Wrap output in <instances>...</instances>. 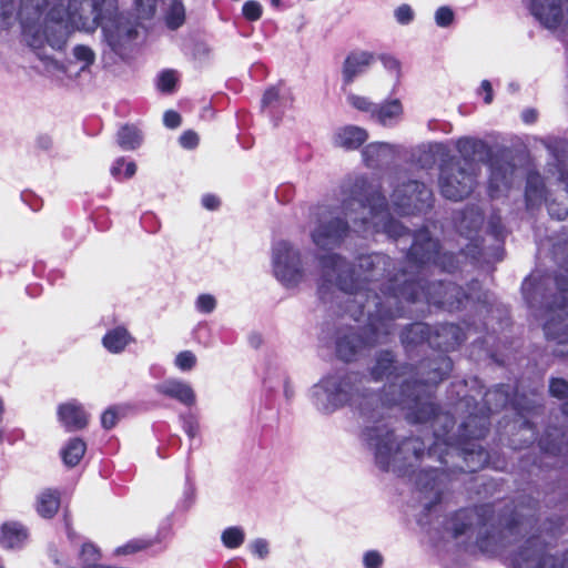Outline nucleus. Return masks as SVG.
<instances>
[{
	"mask_svg": "<svg viewBox=\"0 0 568 568\" xmlns=\"http://www.w3.org/2000/svg\"><path fill=\"white\" fill-rule=\"evenodd\" d=\"M562 413L568 416V400L562 405Z\"/></svg>",
	"mask_w": 568,
	"mask_h": 568,
	"instance_id": "obj_64",
	"label": "nucleus"
},
{
	"mask_svg": "<svg viewBox=\"0 0 568 568\" xmlns=\"http://www.w3.org/2000/svg\"><path fill=\"white\" fill-rule=\"evenodd\" d=\"M390 149V145L385 142H373L367 144L363 151L362 156L364 163L368 168H376L379 165L383 155Z\"/></svg>",
	"mask_w": 568,
	"mask_h": 568,
	"instance_id": "obj_32",
	"label": "nucleus"
},
{
	"mask_svg": "<svg viewBox=\"0 0 568 568\" xmlns=\"http://www.w3.org/2000/svg\"><path fill=\"white\" fill-rule=\"evenodd\" d=\"M395 18H396L398 23H400V24H408L414 19V11H413V9L410 8L409 4H406V3L400 4L395 10Z\"/></svg>",
	"mask_w": 568,
	"mask_h": 568,
	"instance_id": "obj_48",
	"label": "nucleus"
},
{
	"mask_svg": "<svg viewBox=\"0 0 568 568\" xmlns=\"http://www.w3.org/2000/svg\"><path fill=\"white\" fill-rule=\"evenodd\" d=\"M524 507L523 501L511 500L498 510L493 504L460 508L448 519L452 536L457 539L470 531L476 518L478 531L475 545L483 555L495 557L511 542V537L520 535L525 521V515L521 511Z\"/></svg>",
	"mask_w": 568,
	"mask_h": 568,
	"instance_id": "obj_6",
	"label": "nucleus"
},
{
	"mask_svg": "<svg viewBox=\"0 0 568 568\" xmlns=\"http://www.w3.org/2000/svg\"><path fill=\"white\" fill-rule=\"evenodd\" d=\"M547 542L538 535L528 537L513 555L514 568H568V550L562 561L548 554Z\"/></svg>",
	"mask_w": 568,
	"mask_h": 568,
	"instance_id": "obj_13",
	"label": "nucleus"
},
{
	"mask_svg": "<svg viewBox=\"0 0 568 568\" xmlns=\"http://www.w3.org/2000/svg\"><path fill=\"white\" fill-rule=\"evenodd\" d=\"M547 211L552 219L565 221L568 219V205L557 199H552L547 203Z\"/></svg>",
	"mask_w": 568,
	"mask_h": 568,
	"instance_id": "obj_39",
	"label": "nucleus"
},
{
	"mask_svg": "<svg viewBox=\"0 0 568 568\" xmlns=\"http://www.w3.org/2000/svg\"><path fill=\"white\" fill-rule=\"evenodd\" d=\"M28 537V528L19 521H6L0 527V546L4 549L21 548Z\"/></svg>",
	"mask_w": 568,
	"mask_h": 568,
	"instance_id": "obj_25",
	"label": "nucleus"
},
{
	"mask_svg": "<svg viewBox=\"0 0 568 568\" xmlns=\"http://www.w3.org/2000/svg\"><path fill=\"white\" fill-rule=\"evenodd\" d=\"M480 91L485 93L484 102L490 104L494 99L493 87L488 80H483L480 83Z\"/></svg>",
	"mask_w": 568,
	"mask_h": 568,
	"instance_id": "obj_59",
	"label": "nucleus"
},
{
	"mask_svg": "<svg viewBox=\"0 0 568 568\" xmlns=\"http://www.w3.org/2000/svg\"><path fill=\"white\" fill-rule=\"evenodd\" d=\"M432 325L425 322H414L405 325L400 333L399 339L406 354L410 355L419 346L427 344L430 347Z\"/></svg>",
	"mask_w": 568,
	"mask_h": 568,
	"instance_id": "obj_20",
	"label": "nucleus"
},
{
	"mask_svg": "<svg viewBox=\"0 0 568 568\" xmlns=\"http://www.w3.org/2000/svg\"><path fill=\"white\" fill-rule=\"evenodd\" d=\"M216 306L213 295L201 294L196 300V308L202 313H211Z\"/></svg>",
	"mask_w": 568,
	"mask_h": 568,
	"instance_id": "obj_49",
	"label": "nucleus"
},
{
	"mask_svg": "<svg viewBox=\"0 0 568 568\" xmlns=\"http://www.w3.org/2000/svg\"><path fill=\"white\" fill-rule=\"evenodd\" d=\"M348 103L356 110L369 113L371 115L374 112L375 103L369 101L366 97L351 94L347 97Z\"/></svg>",
	"mask_w": 568,
	"mask_h": 568,
	"instance_id": "obj_42",
	"label": "nucleus"
},
{
	"mask_svg": "<svg viewBox=\"0 0 568 568\" xmlns=\"http://www.w3.org/2000/svg\"><path fill=\"white\" fill-rule=\"evenodd\" d=\"M538 506V501L532 499V498H529V501H528V507L529 508H532V509H536Z\"/></svg>",
	"mask_w": 568,
	"mask_h": 568,
	"instance_id": "obj_62",
	"label": "nucleus"
},
{
	"mask_svg": "<svg viewBox=\"0 0 568 568\" xmlns=\"http://www.w3.org/2000/svg\"><path fill=\"white\" fill-rule=\"evenodd\" d=\"M62 494L58 488L42 489L36 499V511L44 519H52L61 506Z\"/></svg>",
	"mask_w": 568,
	"mask_h": 568,
	"instance_id": "obj_26",
	"label": "nucleus"
},
{
	"mask_svg": "<svg viewBox=\"0 0 568 568\" xmlns=\"http://www.w3.org/2000/svg\"><path fill=\"white\" fill-rule=\"evenodd\" d=\"M384 229L385 232L394 239H398L408 232L407 227L393 219L385 223Z\"/></svg>",
	"mask_w": 568,
	"mask_h": 568,
	"instance_id": "obj_47",
	"label": "nucleus"
},
{
	"mask_svg": "<svg viewBox=\"0 0 568 568\" xmlns=\"http://www.w3.org/2000/svg\"><path fill=\"white\" fill-rule=\"evenodd\" d=\"M175 365L183 372L191 371L196 365V356L191 351H182L175 357Z\"/></svg>",
	"mask_w": 568,
	"mask_h": 568,
	"instance_id": "obj_43",
	"label": "nucleus"
},
{
	"mask_svg": "<svg viewBox=\"0 0 568 568\" xmlns=\"http://www.w3.org/2000/svg\"><path fill=\"white\" fill-rule=\"evenodd\" d=\"M549 394L558 399L568 398V382L561 377H551L549 381Z\"/></svg>",
	"mask_w": 568,
	"mask_h": 568,
	"instance_id": "obj_37",
	"label": "nucleus"
},
{
	"mask_svg": "<svg viewBox=\"0 0 568 568\" xmlns=\"http://www.w3.org/2000/svg\"><path fill=\"white\" fill-rule=\"evenodd\" d=\"M133 12L138 20H151L158 9V0H133Z\"/></svg>",
	"mask_w": 568,
	"mask_h": 568,
	"instance_id": "obj_34",
	"label": "nucleus"
},
{
	"mask_svg": "<svg viewBox=\"0 0 568 568\" xmlns=\"http://www.w3.org/2000/svg\"><path fill=\"white\" fill-rule=\"evenodd\" d=\"M73 55L78 61L84 62L85 67L94 63L95 54L93 50L84 44H78L73 48Z\"/></svg>",
	"mask_w": 568,
	"mask_h": 568,
	"instance_id": "obj_44",
	"label": "nucleus"
},
{
	"mask_svg": "<svg viewBox=\"0 0 568 568\" xmlns=\"http://www.w3.org/2000/svg\"><path fill=\"white\" fill-rule=\"evenodd\" d=\"M87 452V443L80 437H73L68 440L61 449L60 455L63 464L68 468H73L80 464Z\"/></svg>",
	"mask_w": 568,
	"mask_h": 568,
	"instance_id": "obj_30",
	"label": "nucleus"
},
{
	"mask_svg": "<svg viewBox=\"0 0 568 568\" xmlns=\"http://www.w3.org/2000/svg\"><path fill=\"white\" fill-rule=\"evenodd\" d=\"M135 339L123 325L109 329L102 337V345L112 354H119Z\"/></svg>",
	"mask_w": 568,
	"mask_h": 568,
	"instance_id": "obj_29",
	"label": "nucleus"
},
{
	"mask_svg": "<svg viewBox=\"0 0 568 568\" xmlns=\"http://www.w3.org/2000/svg\"><path fill=\"white\" fill-rule=\"evenodd\" d=\"M368 139L365 129L356 125H345L334 134V145L345 150H357Z\"/></svg>",
	"mask_w": 568,
	"mask_h": 568,
	"instance_id": "obj_27",
	"label": "nucleus"
},
{
	"mask_svg": "<svg viewBox=\"0 0 568 568\" xmlns=\"http://www.w3.org/2000/svg\"><path fill=\"white\" fill-rule=\"evenodd\" d=\"M564 524H565V518L564 517H557L556 523H555L556 528L559 529L560 527L564 526Z\"/></svg>",
	"mask_w": 568,
	"mask_h": 568,
	"instance_id": "obj_61",
	"label": "nucleus"
},
{
	"mask_svg": "<svg viewBox=\"0 0 568 568\" xmlns=\"http://www.w3.org/2000/svg\"><path fill=\"white\" fill-rule=\"evenodd\" d=\"M141 142L142 135L133 125L125 124L118 131V143L125 151L135 150Z\"/></svg>",
	"mask_w": 568,
	"mask_h": 568,
	"instance_id": "obj_33",
	"label": "nucleus"
},
{
	"mask_svg": "<svg viewBox=\"0 0 568 568\" xmlns=\"http://www.w3.org/2000/svg\"><path fill=\"white\" fill-rule=\"evenodd\" d=\"M199 135L192 130L184 131L180 136V144L185 149H194L199 144Z\"/></svg>",
	"mask_w": 568,
	"mask_h": 568,
	"instance_id": "obj_51",
	"label": "nucleus"
},
{
	"mask_svg": "<svg viewBox=\"0 0 568 568\" xmlns=\"http://www.w3.org/2000/svg\"><path fill=\"white\" fill-rule=\"evenodd\" d=\"M322 270L317 294L326 303L334 286L347 295L344 313L359 321L369 310L383 312L398 307L405 316L404 297L396 296L397 287L404 280L413 281L414 275L406 268H396L394 260L384 253L363 254L355 265L337 253L324 254L318 257Z\"/></svg>",
	"mask_w": 568,
	"mask_h": 568,
	"instance_id": "obj_4",
	"label": "nucleus"
},
{
	"mask_svg": "<svg viewBox=\"0 0 568 568\" xmlns=\"http://www.w3.org/2000/svg\"><path fill=\"white\" fill-rule=\"evenodd\" d=\"M378 58L385 68H387L389 70H395V71L399 70V62L394 57L388 55V54H381Z\"/></svg>",
	"mask_w": 568,
	"mask_h": 568,
	"instance_id": "obj_58",
	"label": "nucleus"
},
{
	"mask_svg": "<svg viewBox=\"0 0 568 568\" xmlns=\"http://www.w3.org/2000/svg\"><path fill=\"white\" fill-rule=\"evenodd\" d=\"M186 433H187V435L190 437H194L195 436V429L193 428V426H189Z\"/></svg>",
	"mask_w": 568,
	"mask_h": 568,
	"instance_id": "obj_63",
	"label": "nucleus"
},
{
	"mask_svg": "<svg viewBox=\"0 0 568 568\" xmlns=\"http://www.w3.org/2000/svg\"><path fill=\"white\" fill-rule=\"evenodd\" d=\"M201 203L206 210L214 211L220 207L221 200L215 194L206 193L202 196Z\"/></svg>",
	"mask_w": 568,
	"mask_h": 568,
	"instance_id": "obj_55",
	"label": "nucleus"
},
{
	"mask_svg": "<svg viewBox=\"0 0 568 568\" xmlns=\"http://www.w3.org/2000/svg\"><path fill=\"white\" fill-rule=\"evenodd\" d=\"M366 311L367 322L362 332L348 327L343 333H338L336 337V356L343 362L349 363L355 361L364 348L374 346L382 337L390 335L395 327V321L402 317L398 307H393L385 312L383 310Z\"/></svg>",
	"mask_w": 568,
	"mask_h": 568,
	"instance_id": "obj_10",
	"label": "nucleus"
},
{
	"mask_svg": "<svg viewBox=\"0 0 568 568\" xmlns=\"http://www.w3.org/2000/svg\"><path fill=\"white\" fill-rule=\"evenodd\" d=\"M80 557L83 565L94 564L101 557L100 550L92 542H84L81 547Z\"/></svg>",
	"mask_w": 568,
	"mask_h": 568,
	"instance_id": "obj_45",
	"label": "nucleus"
},
{
	"mask_svg": "<svg viewBox=\"0 0 568 568\" xmlns=\"http://www.w3.org/2000/svg\"><path fill=\"white\" fill-rule=\"evenodd\" d=\"M480 256L481 248L473 243L457 253L442 251L439 240L433 237L427 227L419 229L414 233L413 242L406 253L407 262L416 268L414 274L419 275L420 270L429 264L438 267L442 272L454 274L460 271L464 258L470 257L471 261L477 262Z\"/></svg>",
	"mask_w": 568,
	"mask_h": 568,
	"instance_id": "obj_9",
	"label": "nucleus"
},
{
	"mask_svg": "<svg viewBox=\"0 0 568 568\" xmlns=\"http://www.w3.org/2000/svg\"><path fill=\"white\" fill-rule=\"evenodd\" d=\"M538 118V113L535 109L528 108L525 109L521 113V119L527 124H532L536 122Z\"/></svg>",
	"mask_w": 568,
	"mask_h": 568,
	"instance_id": "obj_60",
	"label": "nucleus"
},
{
	"mask_svg": "<svg viewBox=\"0 0 568 568\" xmlns=\"http://www.w3.org/2000/svg\"><path fill=\"white\" fill-rule=\"evenodd\" d=\"M159 394L173 398L185 406H192L195 403V393L185 382L178 379H168L155 386Z\"/></svg>",
	"mask_w": 568,
	"mask_h": 568,
	"instance_id": "obj_24",
	"label": "nucleus"
},
{
	"mask_svg": "<svg viewBox=\"0 0 568 568\" xmlns=\"http://www.w3.org/2000/svg\"><path fill=\"white\" fill-rule=\"evenodd\" d=\"M555 283L559 293L558 312H552L542 328L548 341H555L558 345H568V324L565 323L566 315H561L568 308V271L557 274ZM554 355L566 357L568 352L554 351Z\"/></svg>",
	"mask_w": 568,
	"mask_h": 568,
	"instance_id": "obj_15",
	"label": "nucleus"
},
{
	"mask_svg": "<svg viewBox=\"0 0 568 568\" xmlns=\"http://www.w3.org/2000/svg\"><path fill=\"white\" fill-rule=\"evenodd\" d=\"M466 341V333L458 324L454 323H437L432 325V338H430V348L436 349L439 354L434 355L432 357H424L418 361L415 365H407L410 372H415V366L420 364L424 361H433L437 357H447L450 363H453L452 358L447 355L449 352L456 351L464 342ZM454 367V364H452ZM453 368H450L449 373L442 382L447 379L452 373ZM414 379H420L416 373H414Z\"/></svg>",
	"mask_w": 568,
	"mask_h": 568,
	"instance_id": "obj_16",
	"label": "nucleus"
},
{
	"mask_svg": "<svg viewBox=\"0 0 568 568\" xmlns=\"http://www.w3.org/2000/svg\"><path fill=\"white\" fill-rule=\"evenodd\" d=\"M222 541L226 548H239L244 542V532L239 527H229L222 532Z\"/></svg>",
	"mask_w": 568,
	"mask_h": 568,
	"instance_id": "obj_35",
	"label": "nucleus"
},
{
	"mask_svg": "<svg viewBox=\"0 0 568 568\" xmlns=\"http://www.w3.org/2000/svg\"><path fill=\"white\" fill-rule=\"evenodd\" d=\"M396 355L390 349L379 351L375 357L374 365L369 368V374L373 381L381 382L385 377L389 378L390 376H399V375H409L406 381L415 378L414 372H410L409 367H405L408 364H404L400 366V372H398V367L396 365ZM405 382V379L403 381Z\"/></svg>",
	"mask_w": 568,
	"mask_h": 568,
	"instance_id": "obj_19",
	"label": "nucleus"
},
{
	"mask_svg": "<svg viewBox=\"0 0 568 568\" xmlns=\"http://www.w3.org/2000/svg\"><path fill=\"white\" fill-rule=\"evenodd\" d=\"M439 384L425 386L432 403L437 406L436 414L426 422H415L409 417L407 410L406 417L414 424H430L434 434V443L427 447L425 442L417 436L404 437L397 442L395 430L389 424L390 412L379 423L367 425L362 430L363 442L374 452L375 463L382 471L392 469L400 477H413L415 468L418 467L425 456L436 458L439 467L420 469L415 476V485L422 493H434V499L427 505L430 510L435 505L442 501L444 495V478H453L459 474H473L474 471L462 470L454 467V463L464 464L457 457L447 455L448 445L455 446L457 433H454L456 424L455 417L449 413L442 412L440 405L435 400V389Z\"/></svg>",
	"mask_w": 568,
	"mask_h": 568,
	"instance_id": "obj_2",
	"label": "nucleus"
},
{
	"mask_svg": "<svg viewBox=\"0 0 568 568\" xmlns=\"http://www.w3.org/2000/svg\"><path fill=\"white\" fill-rule=\"evenodd\" d=\"M176 81L174 71L165 70L159 77L158 88L161 92L171 93L175 89Z\"/></svg>",
	"mask_w": 568,
	"mask_h": 568,
	"instance_id": "obj_41",
	"label": "nucleus"
},
{
	"mask_svg": "<svg viewBox=\"0 0 568 568\" xmlns=\"http://www.w3.org/2000/svg\"><path fill=\"white\" fill-rule=\"evenodd\" d=\"M148 544L142 540H131L119 549V552L129 555L145 549Z\"/></svg>",
	"mask_w": 568,
	"mask_h": 568,
	"instance_id": "obj_54",
	"label": "nucleus"
},
{
	"mask_svg": "<svg viewBox=\"0 0 568 568\" xmlns=\"http://www.w3.org/2000/svg\"><path fill=\"white\" fill-rule=\"evenodd\" d=\"M383 564L382 555L376 550H369L364 555L365 568H381Z\"/></svg>",
	"mask_w": 568,
	"mask_h": 568,
	"instance_id": "obj_52",
	"label": "nucleus"
},
{
	"mask_svg": "<svg viewBox=\"0 0 568 568\" xmlns=\"http://www.w3.org/2000/svg\"><path fill=\"white\" fill-rule=\"evenodd\" d=\"M348 231L349 225L346 220L334 217L326 223H321L312 232V241L321 250H332L343 242Z\"/></svg>",
	"mask_w": 568,
	"mask_h": 568,
	"instance_id": "obj_18",
	"label": "nucleus"
},
{
	"mask_svg": "<svg viewBox=\"0 0 568 568\" xmlns=\"http://www.w3.org/2000/svg\"><path fill=\"white\" fill-rule=\"evenodd\" d=\"M343 209L354 225L363 229L371 220L388 212L386 196L366 176H356L342 185Z\"/></svg>",
	"mask_w": 568,
	"mask_h": 568,
	"instance_id": "obj_11",
	"label": "nucleus"
},
{
	"mask_svg": "<svg viewBox=\"0 0 568 568\" xmlns=\"http://www.w3.org/2000/svg\"><path fill=\"white\" fill-rule=\"evenodd\" d=\"M530 10L540 22L549 28L559 26L564 18L560 0H531Z\"/></svg>",
	"mask_w": 568,
	"mask_h": 568,
	"instance_id": "obj_22",
	"label": "nucleus"
},
{
	"mask_svg": "<svg viewBox=\"0 0 568 568\" xmlns=\"http://www.w3.org/2000/svg\"><path fill=\"white\" fill-rule=\"evenodd\" d=\"M456 148L460 159L450 156L440 165L439 190L444 197L450 201H462L474 190L476 180L470 166L475 160L487 162L491 158V148L480 139L464 136L458 139Z\"/></svg>",
	"mask_w": 568,
	"mask_h": 568,
	"instance_id": "obj_8",
	"label": "nucleus"
},
{
	"mask_svg": "<svg viewBox=\"0 0 568 568\" xmlns=\"http://www.w3.org/2000/svg\"><path fill=\"white\" fill-rule=\"evenodd\" d=\"M403 115V104L398 99L386 100L381 104H375L372 120L383 126H390L397 123Z\"/></svg>",
	"mask_w": 568,
	"mask_h": 568,
	"instance_id": "obj_28",
	"label": "nucleus"
},
{
	"mask_svg": "<svg viewBox=\"0 0 568 568\" xmlns=\"http://www.w3.org/2000/svg\"><path fill=\"white\" fill-rule=\"evenodd\" d=\"M122 166H125V170L123 172V178L124 179H130L132 178L135 172H136V165L134 162H125L124 158H120L118 159L114 164L112 165L111 168V174L112 176H114L115 179H121L122 176Z\"/></svg>",
	"mask_w": 568,
	"mask_h": 568,
	"instance_id": "obj_36",
	"label": "nucleus"
},
{
	"mask_svg": "<svg viewBox=\"0 0 568 568\" xmlns=\"http://www.w3.org/2000/svg\"><path fill=\"white\" fill-rule=\"evenodd\" d=\"M49 556L58 568H74L69 564V557L57 548H50Z\"/></svg>",
	"mask_w": 568,
	"mask_h": 568,
	"instance_id": "obj_50",
	"label": "nucleus"
},
{
	"mask_svg": "<svg viewBox=\"0 0 568 568\" xmlns=\"http://www.w3.org/2000/svg\"><path fill=\"white\" fill-rule=\"evenodd\" d=\"M163 122L166 128L175 129L180 126L182 118L179 112L174 110H168L163 115Z\"/></svg>",
	"mask_w": 568,
	"mask_h": 568,
	"instance_id": "obj_53",
	"label": "nucleus"
},
{
	"mask_svg": "<svg viewBox=\"0 0 568 568\" xmlns=\"http://www.w3.org/2000/svg\"><path fill=\"white\" fill-rule=\"evenodd\" d=\"M242 14L245 20L255 22L262 18L263 8L258 1L247 0L242 7Z\"/></svg>",
	"mask_w": 568,
	"mask_h": 568,
	"instance_id": "obj_38",
	"label": "nucleus"
},
{
	"mask_svg": "<svg viewBox=\"0 0 568 568\" xmlns=\"http://www.w3.org/2000/svg\"><path fill=\"white\" fill-rule=\"evenodd\" d=\"M510 405L517 415L534 414L540 408L538 387L521 392V383L517 381L511 387L498 384L488 389L483 397V407L478 413H470L458 426L455 446H448L447 455L457 457L464 464L454 463L466 471H478L489 465L490 455L480 444L490 429V415Z\"/></svg>",
	"mask_w": 568,
	"mask_h": 568,
	"instance_id": "obj_5",
	"label": "nucleus"
},
{
	"mask_svg": "<svg viewBox=\"0 0 568 568\" xmlns=\"http://www.w3.org/2000/svg\"><path fill=\"white\" fill-rule=\"evenodd\" d=\"M414 368L420 379L402 382L398 390L395 384H388L375 392L365 385L366 376L354 371L329 374L321 384L334 408L349 406L367 423L382 422L397 406L407 408L413 420L426 422L436 414L437 406L423 390L427 385L440 384L452 363L447 357H437Z\"/></svg>",
	"mask_w": 568,
	"mask_h": 568,
	"instance_id": "obj_3",
	"label": "nucleus"
},
{
	"mask_svg": "<svg viewBox=\"0 0 568 568\" xmlns=\"http://www.w3.org/2000/svg\"><path fill=\"white\" fill-rule=\"evenodd\" d=\"M280 98L278 90L274 87L268 88L265 90L263 97H262V105L267 106L272 104L273 102L277 101Z\"/></svg>",
	"mask_w": 568,
	"mask_h": 568,
	"instance_id": "obj_57",
	"label": "nucleus"
},
{
	"mask_svg": "<svg viewBox=\"0 0 568 568\" xmlns=\"http://www.w3.org/2000/svg\"><path fill=\"white\" fill-rule=\"evenodd\" d=\"M58 418L67 432L84 429L89 424V415L82 404L77 400L67 402L58 406Z\"/></svg>",
	"mask_w": 568,
	"mask_h": 568,
	"instance_id": "obj_21",
	"label": "nucleus"
},
{
	"mask_svg": "<svg viewBox=\"0 0 568 568\" xmlns=\"http://www.w3.org/2000/svg\"><path fill=\"white\" fill-rule=\"evenodd\" d=\"M19 20L22 32L41 58L40 50L49 44L63 50L71 33L77 30L93 32L102 29L111 50L122 55L125 44L138 38V29L120 11L118 0H0V30L9 29Z\"/></svg>",
	"mask_w": 568,
	"mask_h": 568,
	"instance_id": "obj_1",
	"label": "nucleus"
},
{
	"mask_svg": "<svg viewBox=\"0 0 568 568\" xmlns=\"http://www.w3.org/2000/svg\"><path fill=\"white\" fill-rule=\"evenodd\" d=\"M374 60L375 55L372 52L352 51L351 53H348L344 60L342 68L344 85L352 84L355 78L358 74L363 73L365 69L373 63Z\"/></svg>",
	"mask_w": 568,
	"mask_h": 568,
	"instance_id": "obj_23",
	"label": "nucleus"
},
{
	"mask_svg": "<svg viewBox=\"0 0 568 568\" xmlns=\"http://www.w3.org/2000/svg\"><path fill=\"white\" fill-rule=\"evenodd\" d=\"M252 550L254 554H256L260 558H264L268 554V544L264 539H256L252 544Z\"/></svg>",
	"mask_w": 568,
	"mask_h": 568,
	"instance_id": "obj_56",
	"label": "nucleus"
},
{
	"mask_svg": "<svg viewBox=\"0 0 568 568\" xmlns=\"http://www.w3.org/2000/svg\"><path fill=\"white\" fill-rule=\"evenodd\" d=\"M273 271L283 284L296 285L302 276L303 268L301 254L287 241H278L273 246Z\"/></svg>",
	"mask_w": 568,
	"mask_h": 568,
	"instance_id": "obj_17",
	"label": "nucleus"
},
{
	"mask_svg": "<svg viewBox=\"0 0 568 568\" xmlns=\"http://www.w3.org/2000/svg\"><path fill=\"white\" fill-rule=\"evenodd\" d=\"M435 20L439 27H448L454 21V12L449 7H439L435 13Z\"/></svg>",
	"mask_w": 568,
	"mask_h": 568,
	"instance_id": "obj_46",
	"label": "nucleus"
},
{
	"mask_svg": "<svg viewBox=\"0 0 568 568\" xmlns=\"http://www.w3.org/2000/svg\"><path fill=\"white\" fill-rule=\"evenodd\" d=\"M164 20L170 30H178L185 23L186 13L182 0H172L164 14Z\"/></svg>",
	"mask_w": 568,
	"mask_h": 568,
	"instance_id": "obj_31",
	"label": "nucleus"
},
{
	"mask_svg": "<svg viewBox=\"0 0 568 568\" xmlns=\"http://www.w3.org/2000/svg\"><path fill=\"white\" fill-rule=\"evenodd\" d=\"M544 405L540 402V408L534 414L518 415L519 419L513 422L511 435L508 445L515 450L530 447L537 439L541 452L551 456H568V432L562 427L548 425L542 435L538 438L536 424L532 417L540 415Z\"/></svg>",
	"mask_w": 568,
	"mask_h": 568,
	"instance_id": "obj_12",
	"label": "nucleus"
},
{
	"mask_svg": "<svg viewBox=\"0 0 568 568\" xmlns=\"http://www.w3.org/2000/svg\"><path fill=\"white\" fill-rule=\"evenodd\" d=\"M120 407L111 406L106 408L101 415V426L105 430H111L120 419Z\"/></svg>",
	"mask_w": 568,
	"mask_h": 568,
	"instance_id": "obj_40",
	"label": "nucleus"
},
{
	"mask_svg": "<svg viewBox=\"0 0 568 568\" xmlns=\"http://www.w3.org/2000/svg\"><path fill=\"white\" fill-rule=\"evenodd\" d=\"M394 205L403 215L427 213L434 206V194L425 183L412 180L397 186L393 194Z\"/></svg>",
	"mask_w": 568,
	"mask_h": 568,
	"instance_id": "obj_14",
	"label": "nucleus"
},
{
	"mask_svg": "<svg viewBox=\"0 0 568 568\" xmlns=\"http://www.w3.org/2000/svg\"><path fill=\"white\" fill-rule=\"evenodd\" d=\"M395 295L403 296L406 303L424 301L437 308L457 312L464 310L469 303L481 302L484 294L481 283L477 278L467 282L464 287L454 282H429L424 276L415 274L413 281L404 280Z\"/></svg>",
	"mask_w": 568,
	"mask_h": 568,
	"instance_id": "obj_7",
	"label": "nucleus"
}]
</instances>
